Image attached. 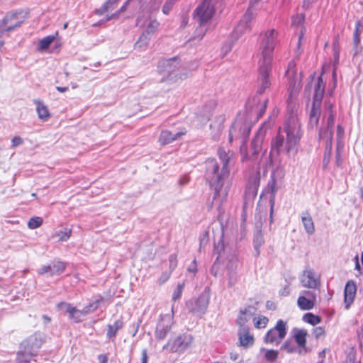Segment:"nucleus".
Here are the masks:
<instances>
[{
    "label": "nucleus",
    "mask_w": 363,
    "mask_h": 363,
    "mask_svg": "<svg viewBox=\"0 0 363 363\" xmlns=\"http://www.w3.org/2000/svg\"><path fill=\"white\" fill-rule=\"evenodd\" d=\"M57 308L60 310L64 311L65 313H67L69 315H70L72 310L73 308V306H72L70 304L66 303H61L57 305Z\"/></svg>",
    "instance_id": "nucleus-53"
},
{
    "label": "nucleus",
    "mask_w": 363,
    "mask_h": 363,
    "mask_svg": "<svg viewBox=\"0 0 363 363\" xmlns=\"http://www.w3.org/2000/svg\"><path fill=\"white\" fill-rule=\"evenodd\" d=\"M301 220L306 232L308 235H313L315 232V225L311 215L307 212L303 213Z\"/></svg>",
    "instance_id": "nucleus-27"
},
{
    "label": "nucleus",
    "mask_w": 363,
    "mask_h": 363,
    "mask_svg": "<svg viewBox=\"0 0 363 363\" xmlns=\"http://www.w3.org/2000/svg\"><path fill=\"white\" fill-rule=\"evenodd\" d=\"M256 313V308L252 306H248L240 310L237 323L240 328L247 327L246 323L252 318Z\"/></svg>",
    "instance_id": "nucleus-18"
},
{
    "label": "nucleus",
    "mask_w": 363,
    "mask_h": 363,
    "mask_svg": "<svg viewBox=\"0 0 363 363\" xmlns=\"http://www.w3.org/2000/svg\"><path fill=\"white\" fill-rule=\"evenodd\" d=\"M330 157V155H329L328 152L325 150L324 160H323L324 163L325 164H327L328 163Z\"/></svg>",
    "instance_id": "nucleus-64"
},
{
    "label": "nucleus",
    "mask_w": 363,
    "mask_h": 363,
    "mask_svg": "<svg viewBox=\"0 0 363 363\" xmlns=\"http://www.w3.org/2000/svg\"><path fill=\"white\" fill-rule=\"evenodd\" d=\"M193 342L194 337L191 334L183 333L169 338L163 350L172 353H184L192 346Z\"/></svg>",
    "instance_id": "nucleus-5"
},
{
    "label": "nucleus",
    "mask_w": 363,
    "mask_h": 363,
    "mask_svg": "<svg viewBox=\"0 0 363 363\" xmlns=\"http://www.w3.org/2000/svg\"><path fill=\"white\" fill-rule=\"evenodd\" d=\"M320 115V105L313 104L311 111L309 115V124L311 127H315L318 124Z\"/></svg>",
    "instance_id": "nucleus-28"
},
{
    "label": "nucleus",
    "mask_w": 363,
    "mask_h": 363,
    "mask_svg": "<svg viewBox=\"0 0 363 363\" xmlns=\"http://www.w3.org/2000/svg\"><path fill=\"white\" fill-rule=\"evenodd\" d=\"M38 273L39 274H48L51 276V269H50V267H48V265H44L43 267H41L38 270Z\"/></svg>",
    "instance_id": "nucleus-58"
},
{
    "label": "nucleus",
    "mask_w": 363,
    "mask_h": 363,
    "mask_svg": "<svg viewBox=\"0 0 363 363\" xmlns=\"http://www.w3.org/2000/svg\"><path fill=\"white\" fill-rule=\"evenodd\" d=\"M357 292L356 284L354 281H348L344 290V301L345 308L348 309L354 301Z\"/></svg>",
    "instance_id": "nucleus-20"
},
{
    "label": "nucleus",
    "mask_w": 363,
    "mask_h": 363,
    "mask_svg": "<svg viewBox=\"0 0 363 363\" xmlns=\"http://www.w3.org/2000/svg\"><path fill=\"white\" fill-rule=\"evenodd\" d=\"M170 274L171 272H165V273H163L161 277L159 278L158 279V282L160 284H164L165 281H167L169 277H170Z\"/></svg>",
    "instance_id": "nucleus-59"
},
{
    "label": "nucleus",
    "mask_w": 363,
    "mask_h": 363,
    "mask_svg": "<svg viewBox=\"0 0 363 363\" xmlns=\"http://www.w3.org/2000/svg\"><path fill=\"white\" fill-rule=\"evenodd\" d=\"M23 21L19 19L18 13L13 12L8 13L1 20V33L11 32L16 28L20 27Z\"/></svg>",
    "instance_id": "nucleus-16"
},
{
    "label": "nucleus",
    "mask_w": 363,
    "mask_h": 363,
    "mask_svg": "<svg viewBox=\"0 0 363 363\" xmlns=\"http://www.w3.org/2000/svg\"><path fill=\"white\" fill-rule=\"evenodd\" d=\"M35 354L33 352H26L25 350L21 348V350L17 354V362H29Z\"/></svg>",
    "instance_id": "nucleus-32"
},
{
    "label": "nucleus",
    "mask_w": 363,
    "mask_h": 363,
    "mask_svg": "<svg viewBox=\"0 0 363 363\" xmlns=\"http://www.w3.org/2000/svg\"><path fill=\"white\" fill-rule=\"evenodd\" d=\"M169 269H170V272H171L177 267V256L175 255H171L169 256Z\"/></svg>",
    "instance_id": "nucleus-57"
},
{
    "label": "nucleus",
    "mask_w": 363,
    "mask_h": 363,
    "mask_svg": "<svg viewBox=\"0 0 363 363\" xmlns=\"http://www.w3.org/2000/svg\"><path fill=\"white\" fill-rule=\"evenodd\" d=\"M209 298L207 295L201 294L196 299H191L187 303L190 311L196 315L205 313L208 306Z\"/></svg>",
    "instance_id": "nucleus-14"
},
{
    "label": "nucleus",
    "mask_w": 363,
    "mask_h": 363,
    "mask_svg": "<svg viewBox=\"0 0 363 363\" xmlns=\"http://www.w3.org/2000/svg\"><path fill=\"white\" fill-rule=\"evenodd\" d=\"M184 286V283L179 284L177 285V288L174 289V291L173 292V295H172V300L174 301H176L181 298Z\"/></svg>",
    "instance_id": "nucleus-47"
},
{
    "label": "nucleus",
    "mask_w": 363,
    "mask_h": 363,
    "mask_svg": "<svg viewBox=\"0 0 363 363\" xmlns=\"http://www.w3.org/2000/svg\"><path fill=\"white\" fill-rule=\"evenodd\" d=\"M277 32L274 29H270L261 35L260 48L262 50L259 60H272V52L277 44Z\"/></svg>",
    "instance_id": "nucleus-6"
},
{
    "label": "nucleus",
    "mask_w": 363,
    "mask_h": 363,
    "mask_svg": "<svg viewBox=\"0 0 363 363\" xmlns=\"http://www.w3.org/2000/svg\"><path fill=\"white\" fill-rule=\"evenodd\" d=\"M260 183V173L259 171L254 172L248 179L246 190L245 200L252 201L257 196Z\"/></svg>",
    "instance_id": "nucleus-13"
},
{
    "label": "nucleus",
    "mask_w": 363,
    "mask_h": 363,
    "mask_svg": "<svg viewBox=\"0 0 363 363\" xmlns=\"http://www.w3.org/2000/svg\"><path fill=\"white\" fill-rule=\"evenodd\" d=\"M99 302H100V301L97 300L93 303H89L86 306H85L83 308V310H84L83 313L85 315H87L89 313L95 311L99 307Z\"/></svg>",
    "instance_id": "nucleus-44"
},
{
    "label": "nucleus",
    "mask_w": 363,
    "mask_h": 363,
    "mask_svg": "<svg viewBox=\"0 0 363 363\" xmlns=\"http://www.w3.org/2000/svg\"><path fill=\"white\" fill-rule=\"evenodd\" d=\"M99 360L100 363H106L107 362V357L104 354H101L99 356Z\"/></svg>",
    "instance_id": "nucleus-63"
},
{
    "label": "nucleus",
    "mask_w": 363,
    "mask_h": 363,
    "mask_svg": "<svg viewBox=\"0 0 363 363\" xmlns=\"http://www.w3.org/2000/svg\"><path fill=\"white\" fill-rule=\"evenodd\" d=\"M60 241H66L71 236V230L65 229L64 231H60L56 234Z\"/></svg>",
    "instance_id": "nucleus-48"
},
{
    "label": "nucleus",
    "mask_w": 363,
    "mask_h": 363,
    "mask_svg": "<svg viewBox=\"0 0 363 363\" xmlns=\"http://www.w3.org/2000/svg\"><path fill=\"white\" fill-rule=\"evenodd\" d=\"M72 312L69 315V318L74 320L75 322H79L82 316L86 315L83 313L84 310H79L75 307H73Z\"/></svg>",
    "instance_id": "nucleus-41"
},
{
    "label": "nucleus",
    "mask_w": 363,
    "mask_h": 363,
    "mask_svg": "<svg viewBox=\"0 0 363 363\" xmlns=\"http://www.w3.org/2000/svg\"><path fill=\"white\" fill-rule=\"evenodd\" d=\"M315 301L305 298V296H299L297 300V304L301 310H310L315 306Z\"/></svg>",
    "instance_id": "nucleus-31"
},
{
    "label": "nucleus",
    "mask_w": 363,
    "mask_h": 363,
    "mask_svg": "<svg viewBox=\"0 0 363 363\" xmlns=\"http://www.w3.org/2000/svg\"><path fill=\"white\" fill-rule=\"evenodd\" d=\"M260 351L264 352V358L267 361L273 362L278 358L279 352L277 350L261 348Z\"/></svg>",
    "instance_id": "nucleus-36"
},
{
    "label": "nucleus",
    "mask_w": 363,
    "mask_h": 363,
    "mask_svg": "<svg viewBox=\"0 0 363 363\" xmlns=\"http://www.w3.org/2000/svg\"><path fill=\"white\" fill-rule=\"evenodd\" d=\"M260 0H250V7L247 9L242 18L238 24L235 28L231 37L230 44H226L223 46V49L225 53L227 54L232 49L234 43L247 30L250 28V23L254 18V13L252 11V7L258 4Z\"/></svg>",
    "instance_id": "nucleus-4"
},
{
    "label": "nucleus",
    "mask_w": 363,
    "mask_h": 363,
    "mask_svg": "<svg viewBox=\"0 0 363 363\" xmlns=\"http://www.w3.org/2000/svg\"><path fill=\"white\" fill-rule=\"evenodd\" d=\"M174 3V0H167L162 7V12L166 15L169 14V11H171L173 6Z\"/></svg>",
    "instance_id": "nucleus-54"
},
{
    "label": "nucleus",
    "mask_w": 363,
    "mask_h": 363,
    "mask_svg": "<svg viewBox=\"0 0 363 363\" xmlns=\"http://www.w3.org/2000/svg\"><path fill=\"white\" fill-rule=\"evenodd\" d=\"M36 105V111L38 113V118L43 121H47L50 118V113L48 107L45 104L39 100L35 101Z\"/></svg>",
    "instance_id": "nucleus-29"
},
{
    "label": "nucleus",
    "mask_w": 363,
    "mask_h": 363,
    "mask_svg": "<svg viewBox=\"0 0 363 363\" xmlns=\"http://www.w3.org/2000/svg\"><path fill=\"white\" fill-rule=\"evenodd\" d=\"M55 39V35H48L43 38L39 41L38 49L39 50H45L48 49Z\"/></svg>",
    "instance_id": "nucleus-35"
},
{
    "label": "nucleus",
    "mask_w": 363,
    "mask_h": 363,
    "mask_svg": "<svg viewBox=\"0 0 363 363\" xmlns=\"http://www.w3.org/2000/svg\"><path fill=\"white\" fill-rule=\"evenodd\" d=\"M272 72V62L259 60V74L257 77V93L262 94L272 84L270 74Z\"/></svg>",
    "instance_id": "nucleus-7"
},
{
    "label": "nucleus",
    "mask_w": 363,
    "mask_h": 363,
    "mask_svg": "<svg viewBox=\"0 0 363 363\" xmlns=\"http://www.w3.org/2000/svg\"><path fill=\"white\" fill-rule=\"evenodd\" d=\"M301 89L300 82L291 80L289 84L290 96L288 99V118L282 131H279L272 142V147L278 153H285L288 157H294L297 145L301 138V125L297 118L298 105L294 98Z\"/></svg>",
    "instance_id": "nucleus-1"
},
{
    "label": "nucleus",
    "mask_w": 363,
    "mask_h": 363,
    "mask_svg": "<svg viewBox=\"0 0 363 363\" xmlns=\"http://www.w3.org/2000/svg\"><path fill=\"white\" fill-rule=\"evenodd\" d=\"M186 133V130H181L176 133H172V132L167 130H162L159 138V143L162 145L169 144L174 140H178L182 136L185 135Z\"/></svg>",
    "instance_id": "nucleus-22"
},
{
    "label": "nucleus",
    "mask_w": 363,
    "mask_h": 363,
    "mask_svg": "<svg viewBox=\"0 0 363 363\" xmlns=\"http://www.w3.org/2000/svg\"><path fill=\"white\" fill-rule=\"evenodd\" d=\"M313 334L315 338H320L325 336V330L322 327H316L313 330Z\"/></svg>",
    "instance_id": "nucleus-55"
},
{
    "label": "nucleus",
    "mask_w": 363,
    "mask_h": 363,
    "mask_svg": "<svg viewBox=\"0 0 363 363\" xmlns=\"http://www.w3.org/2000/svg\"><path fill=\"white\" fill-rule=\"evenodd\" d=\"M48 267H50L51 276L60 274L65 269V263L60 261H54Z\"/></svg>",
    "instance_id": "nucleus-33"
},
{
    "label": "nucleus",
    "mask_w": 363,
    "mask_h": 363,
    "mask_svg": "<svg viewBox=\"0 0 363 363\" xmlns=\"http://www.w3.org/2000/svg\"><path fill=\"white\" fill-rule=\"evenodd\" d=\"M213 14L212 0H204L196 9L194 18L202 26L211 20Z\"/></svg>",
    "instance_id": "nucleus-9"
},
{
    "label": "nucleus",
    "mask_w": 363,
    "mask_h": 363,
    "mask_svg": "<svg viewBox=\"0 0 363 363\" xmlns=\"http://www.w3.org/2000/svg\"><path fill=\"white\" fill-rule=\"evenodd\" d=\"M259 99H253L252 101H249L247 104L246 109L249 111L250 118L253 114L255 115L256 118L261 117L265 112L268 100L266 99L262 104H258Z\"/></svg>",
    "instance_id": "nucleus-17"
},
{
    "label": "nucleus",
    "mask_w": 363,
    "mask_h": 363,
    "mask_svg": "<svg viewBox=\"0 0 363 363\" xmlns=\"http://www.w3.org/2000/svg\"><path fill=\"white\" fill-rule=\"evenodd\" d=\"M305 16L302 13L296 14L292 16L291 25L293 26H298L302 25L304 21Z\"/></svg>",
    "instance_id": "nucleus-46"
},
{
    "label": "nucleus",
    "mask_w": 363,
    "mask_h": 363,
    "mask_svg": "<svg viewBox=\"0 0 363 363\" xmlns=\"http://www.w3.org/2000/svg\"><path fill=\"white\" fill-rule=\"evenodd\" d=\"M227 277H228V286H233L235 285V284L237 281V275L236 272L233 271H227Z\"/></svg>",
    "instance_id": "nucleus-49"
},
{
    "label": "nucleus",
    "mask_w": 363,
    "mask_h": 363,
    "mask_svg": "<svg viewBox=\"0 0 363 363\" xmlns=\"http://www.w3.org/2000/svg\"><path fill=\"white\" fill-rule=\"evenodd\" d=\"M159 72L167 77V79L177 83L185 79L187 73L181 67L180 60L178 57H172L161 60L158 65Z\"/></svg>",
    "instance_id": "nucleus-3"
},
{
    "label": "nucleus",
    "mask_w": 363,
    "mask_h": 363,
    "mask_svg": "<svg viewBox=\"0 0 363 363\" xmlns=\"http://www.w3.org/2000/svg\"><path fill=\"white\" fill-rule=\"evenodd\" d=\"M306 335L307 332L304 330H298L295 333V340L300 347H305L306 342Z\"/></svg>",
    "instance_id": "nucleus-34"
},
{
    "label": "nucleus",
    "mask_w": 363,
    "mask_h": 363,
    "mask_svg": "<svg viewBox=\"0 0 363 363\" xmlns=\"http://www.w3.org/2000/svg\"><path fill=\"white\" fill-rule=\"evenodd\" d=\"M142 357H141V363H147L148 362V355L147 351L146 349H143L142 350Z\"/></svg>",
    "instance_id": "nucleus-61"
},
{
    "label": "nucleus",
    "mask_w": 363,
    "mask_h": 363,
    "mask_svg": "<svg viewBox=\"0 0 363 363\" xmlns=\"http://www.w3.org/2000/svg\"><path fill=\"white\" fill-rule=\"evenodd\" d=\"M299 279L303 287L317 289L320 286L319 275L311 268H306Z\"/></svg>",
    "instance_id": "nucleus-12"
},
{
    "label": "nucleus",
    "mask_w": 363,
    "mask_h": 363,
    "mask_svg": "<svg viewBox=\"0 0 363 363\" xmlns=\"http://www.w3.org/2000/svg\"><path fill=\"white\" fill-rule=\"evenodd\" d=\"M268 321L269 319L264 315H259L253 318L254 325L258 329L264 328L267 326Z\"/></svg>",
    "instance_id": "nucleus-38"
},
{
    "label": "nucleus",
    "mask_w": 363,
    "mask_h": 363,
    "mask_svg": "<svg viewBox=\"0 0 363 363\" xmlns=\"http://www.w3.org/2000/svg\"><path fill=\"white\" fill-rule=\"evenodd\" d=\"M303 320L306 323H308L312 325H315L320 323L321 321V318L319 316L315 315L311 313L305 314L303 317Z\"/></svg>",
    "instance_id": "nucleus-37"
},
{
    "label": "nucleus",
    "mask_w": 363,
    "mask_h": 363,
    "mask_svg": "<svg viewBox=\"0 0 363 363\" xmlns=\"http://www.w3.org/2000/svg\"><path fill=\"white\" fill-rule=\"evenodd\" d=\"M267 189L270 193L269 203H270V217L272 218L274 207L275 204V197L279 186L277 184V179L274 174H272L270 180L267 184Z\"/></svg>",
    "instance_id": "nucleus-21"
},
{
    "label": "nucleus",
    "mask_w": 363,
    "mask_h": 363,
    "mask_svg": "<svg viewBox=\"0 0 363 363\" xmlns=\"http://www.w3.org/2000/svg\"><path fill=\"white\" fill-rule=\"evenodd\" d=\"M149 40L150 35H147L146 33L143 32L139 37L138 41L135 43V49L141 48L143 47L146 46L148 43Z\"/></svg>",
    "instance_id": "nucleus-39"
},
{
    "label": "nucleus",
    "mask_w": 363,
    "mask_h": 363,
    "mask_svg": "<svg viewBox=\"0 0 363 363\" xmlns=\"http://www.w3.org/2000/svg\"><path fill=\"white\" fill-rule=\"evenodd\" d=\"M218 154L222 162L221 169L215 159L209 158L206 161V174L211 186L214 189L213 203L220 208L226 201L230 187L229 164L233 154L229 155L221 147L218 148Z\"/></svg>",
    "instance_id": "nucleus-2"
},
{
    "label": "nucleus",
    "mask_w": 363,
    "mask_h": 363,
    "mask_svg": "<svg viewBox=\"0 0 363 363\" xmlns=\"http://www.w3.org/2000/svg\"><path fill=\"white\" fill-rule=\"evenodd\" d=\"M174 324L173 314H165L160 316L157 324L155 335L157 340L166 338Z\"/></svg>",
    "instance_id": "nucleus-11"
},
{
    "label": "nucleus",
    "mask_w": 363,
    "mask_h": 363,
    "mask_svg": "<svg viewBox=\"0 0 363 363\" xmlns=\"http://www.w3.org/2000/svg\"><path fill=\"white\" fill-rule=\"evenodd\" d=\"M344 128L341 125H338L336 133V158L338 164L340 163V155L344 147Z\"/></svg>",
    "instance_id": "nucleus-24"
},
{
    "label": "nucleus",
    "mask_w": 363,
    "mask_h": 363,
    "mask_svg": "<svg viewBox=\"0 0 363 363\" xmlns=\"http://www.w3.org/2000/svg\"><path fill=\"white\" fill-rule=\"evenodd\" d=\"M149 18H150L149 14L144 13L143 16H140L138 17L137 21H136V25L140 27H143Z\"/></svg>",
    "instance_id": "nucleus-51"
},
{
    "label": "nucleus",
    "mask_w": 363,
    "mask_h": 363,
    "mask_svg": "<svg viewBox=\"0 0 363 363\" xmlns=\"http://www.w3.org/2000/svg\"><path fill=\"white\" fill-rule=\"evenodd\" d=\"M123 323L121 320H116L113 324L108 325L106 336L108 338L114 337L118 331L123 327Z\"/></svg>",
    "instance_id": "nucleus-30"
},
{
    "label": "nucleus",
    "mask_w": 363,
    "mask_h": 363,
    "mask_svg": "<svg viewBox=\"0 0 363 363\" xmlns=\"http://www.w3.org/2000/svg\"><path fill=\"white\" fill-rule=\"evenodd\" d=\"M238 266V259L236 257L233 256L228 259L227 265H226V269H227V271L236 272Z\"/></svg>",
    "instance_id": "nucleus-42"
},
{
    "label": "nucleus",
    "mask_w": 363,
    "mask_h": 363,
    "mask_svg": "<svg viewBox=\"0 0 363 363\" xmlns=\"http://www.w3.org/2000/svg\"><path fill=\"white\" fill-rule=\"evenodd\" d=\"M43 343V335L36 333L23 341L21 344V348L25 350L26 352L31 351L36 354Z\"/></svg>",
    "instance_id": "nucleus-15"
},
{
    "label": "nucleus",
    "mask_w": 363,
    "mask_h": 363,
    "mask_svg": "<svg viewBox=\"0 0 363 363\" xmlns=\"http://www.w3.org/2000/svg\"><path fill=\"white\" fill-rule=\"evenodd\" d=\"M319 138L325 141L326 150L328 152L329 155H331L333 130L327 128L325 130L320 131Z\"/></svg>",
    "instance_id": "nucleus-26"
},
{
    "label": "nucleus",
    "mask_w": 363,
    "mask_h": 363,
    "mask_svg": "<svg viewBox=\"0 0 363 363\" xmlns=\"http://www.w3.org/2000/svg\"><path fill=\"white\" fill-rule=\"evenodd\" d=\"M299 296H305V298L311 299L313 301H316V295L313 291H302Z\"/></svg>",
    "instance_id": "nucleus-52"
},
{
    "label": "nucleus",
    "mask_w": 363,
    "mask_h": 363,
    "mask_svg": "<svg viewBox=\"0 0 363 363\" xmlns=\"http://www.w3.org/2000/svg\"><path fill=\"white\" fill-rule=\"evenodd\" d=\"M250 131V125L244 121L242 118H238L229 130V142L232 143L233 139L242 138L243 140L248 137Z\"/></svg>",
    "instance_id": "nucleus-10"
},
{
    "label": "nucleus",
    "mask_w": 363,
    "mask_h": 363,
    "mask_svg": "<svg viewBox=\"0 0 363 363\" xmlns=\"http://www.w3.org/2000/svg\"><path fill=\"white\" fill-rule=\"evenodd\" d=\"M23 143V140L21 137L16 136L11 140L13 147H16Z\"/></svg>",
    "instance_id": "nucleus-60"
},
{
    "label": "nucleus",
    "mask_w": 363,
    "mask_h": 363,
    "mask_svg": "<svg viewBox=\"0 0 363 363\" xmlns=\"http://www.w3.org/2000/svg\"><path fill=\"white\" fill-rule=\"evenodd\" d=\"M270 125H271L269 123H264L257 132L252 142V147L254 150V154L258 153L261 150L262 144L265 138L267 130L270 128Z\"/></svg>",
    "instance_id": "nucleus-19"
},
{
    "label": "nucleus",
    "mask_w": 363,
    "mask_h": 363,
    "mask_svg": "<svg viewBox=\"0 0 363 363\" xmlns=\"http://www.w3.org/2000/svg\"><path fill=\"white\" fill-rule=\"evenodd\" d=\"M290 293V288H289V285H286L285 286L283 287V289H281L279 291V294L281 295V296H288Z\"/></svg>",
    "instance_id": "nucleus-62"
},
{
    "label": "nucleus",
    "mask_w": 363,
    "mask_h": 363,
    "mask_svg": "<svg viewBox=\"0 0 363 363\" xmlns=\"http://www.w3.org/2000/svg\"><path fill=\"white\" fill-rule=\"evenodd\" d=\"M111 2V1H107L100 9L96 10V13L98 15H102L105 12L109 11V4Z\"/></svg>",
    "instance_id": "nucleus-56"
},
{
    "label": "nucleus",
    "mask_w": 363,
    "mask_h": 363,
    "mask_svg": "<svg viewBox=\"0 0 363 363\" xmlns=\"http://www.w3.org/2000/svg\"><path fill=\"white\" fill-rule=\"evenodd\" d=\"M43 223V219L40 217H33L30 218L28 222V227L30 229H35L39 228Z\"/></svg>",
    "instance_id": "nucleus-43"
},
{
    "label": "nucleus",
    "mask_w": 363,
    "mask_h": 363,
    "mask_svg": "<svg viewBox=\"0 0 363 363\" xmlns=\"http://www.w3.org/2000/svg\"><path fill=\"white\" fill-rule=\"evenodd\" d=\"M239 340L240 345L243 347H247L253 345L254 337L250 334L248 327L239 329Z\"/></svg>",
    "instance_id": "nucleus-25"
},
{
    "label": "nucleus",
    "mask_w": 363,
    "mask_h": 363,
    "mask_svg": "<svg viewBox=\"0 0 363 363\" xmlns=\"http://www.w3.org/2000/svg\"><path fill=\"white\" fill-rule=\"evenodd\" d=\"M325 82H323L322 76L318 77L314 83L313 102L316 105H321L322 98L324 94Z\"/></svg>",
    "instance_id": "nucleus-23"
},
{
    "label": "nucleus",
    "mask_w": 363,
    "mask_h": 363,
    "mask_svg": "<svg viewBox=\"0 0 363 363\" xmlns=\"http://www.w3.org/2000/svg\"><path fill=\"white\" fill-rule=\"evenodd\" d=\"M286 335V323L279 320L276 325L270 329L264 337V342L267 344L278 345Z\"/></svg>",
    "instance_id": "nucleus-8"
},
{
    "label": "nucleus",
    "mask_w": 363,
    "mask_h": 363,
    "mask_svg": "<svg viewBox=\"0 0 363 363\" xmlns=\"http://www.w3.org/2000/svg\"><path fill=\"white\" fill-rule=\"evenodd\" d=\"M159 26V23L156 20L151 21L145 31L147 35H150L154 33Z\"/></svg>",
    "instance_id": "nucleus-45"
},
{
    "label": "nucleus",
    "mask_w": 363,
    "mask_h": 363,
    "mask_svg": "<svg viewBox=\"0 0 363 363\" xmlns=\"http://www.w3.org/2000/svg\"><path fill=\"white\" fill-rule=\"evenodd\" d=\"M325 106L328 111V117L327 119V128L328 129L333 130V128L334 125V117H335L334 113H333V111H332L333 104L328 102L325 104Z\"/></svg>",
    "instance_id": "nucleus-40"
},
{
    "label": "nucleus",
    "mask_w": 363,
    "mask_h": 363,
    "mask_svg": "<svg viewBox=\"0 0 363 363\" xmlns=\"http://www.w3.org/2000/svg\"><path fill=\"white\" fill-rule=\"evenodd\" d=\"M281 350H285L288 353L295 352V347L289 340H286L281 347Z\"/></svg>",
    "instance_id": "nucleus-50"
}]
</instances>
